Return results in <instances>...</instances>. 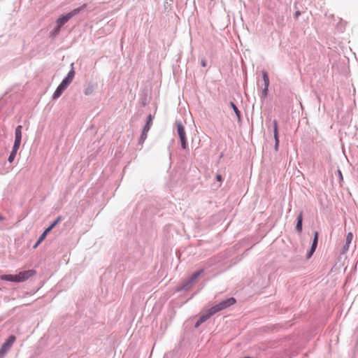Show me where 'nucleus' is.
Returning <instances> with one entry per match:
<instances>
[{"label": "nucleus", "mask_w": 358, "mask_h": 358, "mask_svg": "<svg viewBox=\"0 0 358 358\" xmlns=\"http://www.w3.org/2000/svg\"><path fill=\"white\" fill-rule=\"evenodd\" d=\"M36 274V271L34 269L24 271L20 272L17 275H2L0 276V279L2 280L22 282H24Z\"/></svg>", "instance_id": "obj_1"}, {"label": "nucleus", "mask_w": 358, "mask_h": 358, "mask_svg": "<svg viewBox=\"0 0 358 358\" xmlns=\"http://www.w3.org/2000/svg\"><path fill=\"white\" fill-rule=\"evenodd\" d=\"M85 6H86V5L84 4L81 7L73 10L72 11H71L70 13L66 14V15H64V16L58 18L57 20V24L58 25V27L57 29V32L59 31V30L62 26H63L66 22H67L73 16L79 13L80 11L83 8H85Z\"/></svg>", "instance_id": "obj_2"}, {"label": "nucleus", "mask_w": 358, "mask_h": 358, "mask_svg": "<svg viewBox=\"0 0 358 358\" xmlns=\"http://www.w3.org/2000/svg\"><path fill=\"white\" fill-rule=\"evenodd\" d=\"M236 300L235 298H234V297L229 298L227 300H224V301L220 302V303L210 308L211 312L215 314L216 313L221 311V310L234 305V303H236Z\"/></svg>", "instance_id": "obj_3"}, {"label": "nucleus", "mask_w": 358, "mask_h": 358, "mask_svg": "<svg viewBox=\"0 0 358 358\" xmlns=\"http://www.w3.org/2000/svg\"><path fill=\"white\" fill-rule=\"evenodd\" d=\"M16 340V337L13 335L10 336L3 343L0 348V358H3L6 354L9 351Z\"/></svg>", "instance_id": "obj_4"}, {"label": "nucleus", "mask_w": 358, "mask_h": 358, "mask_svg": "<svg viewBox=\"0 0 358 358\" xmlns=\"http://www.w3.org/2000/svg\"><path fill=\"white\" fill-rule=\"evenodd\" d=\"M177 131L178 134L180 137L181 141V145L182 149L185 150L187 148V141H186V134L184 129V127L180 122H178L177 124Z\"/></svg>", "instance_id": "obj_5"}, {"label": "nucleus", "mask_w": 358, "mask_h": 358, "mask_svg": "<svg viewBox=\"0 0 358 358\" xmlns=\"http://www.w3.org/2000/svg\"><path fill=\"white\" fill-rule=\"evenodd\" d=\"M22 128L21 125H18L15 129V142L13 146L20 148L22 140Z\"/></svg>", "instance_id": "obj_6"}, {"label": "nucleus", "mask_w": 358, "mask_h": 358, "mask_svg": "<svg viewBox=\"0 0 358 358\" xmlns=\"http://www.w3.org/2000/svg\"><path fill=\"white\" fill-rule=\"evenodd\" d=\"M74 76L75 72L72 69L69 72L67 76L62 80L60 85L66 89L67 87L70 85V83L73 81Z\"/></svg>", "instance_id": "obj_7"}, {"label": "nucleus", "mask_w": 358, "mask_h": 358, "mask_svg": "<svg viewBox=\"0 0 358 358\" xmlns=\"http://www.w3.org/2000/svg\"><path fill=\"white\" fill-rule=\"evenodd\" d=\"M215 313H213L211 312V308L208 309L205 314L202 315L199 317V319L198 320V321L195 324V327L196 328L199 327L203 322L206 321L208 318H210V316H212Z\"/></svg>", "instance_id": "obj_8"}, {"label": "nucleus", "mask_w": 358, "mask_h": 358, "mask_svg": "<svg viewBox=\"0 0 358 358\" xmlns=\"http://www.w3.org/2000/svg\"><path fill=\"white\" fill-rule=\"evenodd\" d=\"M318 236H319L318 232L317 231H315V233H314V238H313V243H312L310 250L309 252L307 255V258L308 259H309L313 255V254L314 253V252L316 250V248H317V242H318Z\"/></svg>", "instance_id": "obj_9"}, {"label": "nucleus", "mask_w": 358, "mask_h": 358, "mask_svg": "<svg viewBox=\"0 0 358 358\" xmlns=\"http://www.w3.org/2000/svg\"><path fill=\"white\" fill-rule=\"evenodd\" d=\"M273 133H274V138H275V149L278 150L279 145V136H278V122L276 120H274L273 122Z\"/></svg>", "instance_id": "obj_10"}, {"label": "nucleus", "mask_w": 358, "mask_h": 358, "mask_svg": "<svg viewBox=\"0 0 358 358\" xmlns=\"http://www.w3.org/2000/svg\"><path fill=\"white\" fill-rule=\"evenodd\" d=\"M65 90H66L65 87H64L62 85H59L57 87V88L56 89V90L55 91V92L53 93L52 98L54 99H58Z\"/></svg>", "instance_id": "obj_11"}, {"label": "nucleus", "mask_w": 358, "mask_h": 358, "mask_svg": "<svg viewBox=\"0 0 358 358\" xmlns=\"http://www.w3.org/2000/svg\"><path fill=\"white\" fill-rule=\"evenodd\" d=\"M303 213L301 212L297 217L296 229L299 233L302 231Z\"/></svg>", "instance_id": "obj_12"}, {"label": "nucleus", "mask_w": 358, "mask_h": 358, "mask_svg": "<svg viewBox=\"0 0 358 358\" xmlns=\"http://www.w3.org/2000/svg\"><path fill=\"white\" fill-rule=\"evenodd\" d=\"M51 231L50 229L48 227L43 231V233L39 237L38 241L36 242V245L34 246V248H36L46 237L47 234Z\"/></svg>", "instance_id": "obj_13"}, {"label": "nucleus", "mask_w": 358, "mask_h": 358, "mask_svg": "<svg viewBox=\"0 0 358 358\" xmlns=\"http://www.w3.org/2000/svg\"><path fill=\"white\" fill-rule=\"evenodd\" d=\"M19 150L18 148H15V147H13V150L11 152V153L10 154V156L8 157V162H13V160L15 159V157L16 156V154H17V150Z\"/></svg>", "instance_id": "obj_14"}, {"label": "nucleus", "mask_w": 358, "mask_h": 358, "mask_svg": "<svg viewBox=\"0 0 358 358\" xmlns=\"http://www.w3.org/2000/svg\"><path fill=\"white\" fill-rule=\"evenodd\" d=\"M152 123V116L151 115H149L148 117V121L145 127H143L144 130L145 131H148L150 129V127Z\"/></svg>", "instance_id": "obj_15"}, {"label": "nucleus", "mask_w": 358, "mask_h": 358, "mask_svg": "<svg viewBox=\"0 0 358 358\" xmlns=\"http://www.w3.org/2000/svg\"><path fill=\"white\" fill-rule=\"evenodd\" d=\"M263 80L265 84L264 91L266 92L268 90L269 85V79L266 72H263Z\"/></svg>", "instance_id": "obj_16"}, {"label": "nucleus", "mask_w": 358, "mask_h": 358, "mask_svg": "<svg viewBox=\"0 0 358 358\" xmlns=\"http://www.w3.org/2000/svg\"><path fill=\"white\" fill-rule=\"evenodd\" d=\"M353 238L352 233L349 232L346 236V248H348L349 244L352 242Z\"/></svg>", "instance_id": "obj_17"}, {"label": "nucleus", "mask_w": 358, "mask_h": 358, "mask_svg": "<svg viewBox=\"0 0 358 358\" xmlns=\"http://www.w3.org/2000/svg\"><path fill=\"white\" fill-rule=\"evenodd\" d=\"M203 273V271L202 270H200L199 271H196L194 273H193L191 276V278H190V280L191 282H194L195 281L197 278Z\"/></svg>", "instance_id": "obj_18"}, {"label": "nucleus", "mask_w": 358, "mask_h": 358, "mask_svg": "<svg viewBox=\"0 0 358 358\" xmlns=\"http://www.w3.org/2000/svg\"><path fill=\"white\" fill-rule=\"evenodd\" d=\"M230 105H231V108H233L234 111L235 112V113H236V116L238 117V118H240L241 117V112L238 109L236 106L233 102H231Z\"/></svg>", "instance_id": "obj_19"}, {"label": "nucleus", "mask_w": 358, "mask_h": 358, "mask_svg": "<svg viewBox=\"0 0 358 358\" xmlns=\"http://www.w3.org/2000/svg\"><path fill=\"white\" fill-rule=\"evenodd\" d=\"M94 91V87L92 85H90L88 86L87 87H86L84 90V93L85 95H90L91 94H92Z\"/></svg>", "instance_id": "obj_20"}, {"label": "nucleus", "mask_w": 358, "mask_h": 358, "mask_svg": "<svg viewBox=\"0 0 358 358\" xmlns=\"http://www.w3.org/2000/svg\"><path fill=\"white\" fill-rule=\"evenodd\" d=\"M62 217L59 216L57 220L48 227L51 230L61 221Z\"/></svg>", "instance_id": "obj_21"}, {"label": "nucleus", "mask_w": 358, "mask_h": 358, "mask_svg": "<svg viewBox=\"0 0 358 358\" xmlns=\"http://www.w3.org/2000/svg\"><path fill=\"white\" fill-rule=\"evenodd\" d=\"M148 132V131H145L144 130V129H143V132H142V134L141 136L140 141H143L146 138Z\"/></svg>", "instance_id": "obj_22"}, {"label": "nucleus", "mask_w": 358, "mask_h": 358, "mask_svg": "<svg viewBox=\"0 0 358 358\" xmlns=\"http://www.w3.org/2000/svg\"><path fill=\"white\" fill-rule=\"evenodd\" d=\"M216 179H217L218 181H220V182H222V176H221V175H220V174H217V175L216 176Z\"/></svg>", "instance_id": "obj_23"}, {"label": "nucleus", "mask_w": 358, "mask_h": 358, "mask_svg": "<svg viewBox=\"0 0 358 358\" xmlns=\"http://www.w3.org/2000/svg\"><path fill=\"white\" fill-rule=\"evenodd\" d=\"M338 176H341L342 178V173L341 171L338 170Z\"/></svg>", "instance_id": "obj_24"}, {"label": "nucleus", "mask_w": 358, "mask_h": 358, "mask_svg": "<svg viewBox=\"0 0 358 358\" xmlns=\"http://www.w3.org/2000/svg\"><path fill=\"white\" fill-rule=\"evenodd\" d=\"M338 176H341L342 178V173L341 171L338 170Z\"/></svg>", "instance_id": "obj_25"}, {"label": "nucleus", "mask_w": 358, "mask_h": 358, "mask_svg": "<svg viewBox=\"0 0 358 358\" xmlns=\"http://www.w3.org/2000/svg\"><path fill=\"white\" fill-rule=\"evenodd\" d=\"M3 217L0 215V220H2Z\"/></svg>", "instance_id": "obj_26"}, {"label": "nucleus", "mask_w": 358, "mask_h": 358, "mask_svg": "<svg viewBox=\"0 0 358 358\" xmlns=\"http://www.w3.org/2000/svg\"><path fill=\"white\" fill-rule=\"evenodd\" d=\"M245 358H250V357H245Z\"/></svg>", "instance_id": "obj_27"}]
</instances>
